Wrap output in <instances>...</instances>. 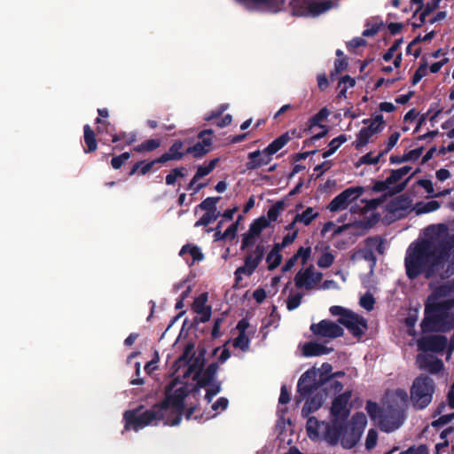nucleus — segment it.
I'll list each match as a JSON object with an SVG mask.
<instances>
[{"instance_id":"1","label":"nucleus","mask_w":454,"mask_h":454,"mask_svg":"<svg viewBox=\"0 0 454 454\" xmlns=\"http://www.w3.org/2000/svg\"><path fill=\"white\" fill-rule=\"evenodd\" d=\"M194 346L188 344L183 355L175 363V378L167 386L165 399L160 405L153 406L145 412L140 411H127L124 413L125 430L133 429L137 432L146 426L156 425L160 420H165L166 425L176 426L180 423L184 399L194 388L193 382L199 387H206L205 398L211 402L212 398L220 392V384L215 380L217 365L210 364L206 371L201 372V362L194 356Z\"/></svg>"},{"instance_id":"2","label":"nucleus","mask_w":454,"mask_h":454,"mask_svg":"<svg viewBox=\"0 0 454 454\" xmlns=\"http://www.w3.org/2000/svg\"><path fill=\"white\" fill-rule=\"evenodd\" d=\"M448 239V228L444 224L428 226L424 237L408 247L404 258L407 277L414 279L424 273L429 278L437 274V251Z\"/></svg>"},{"instance_id":"3","label":"nucleus","mask_w":454,"mask_h":454,"mask_svg":"<svg viewBox=\"0 0 454 454\" xmlns=\"http://www.w3.org/2000/svg\"><path fill=\"white\" fill-rule=\"evenodd\" d=\"M454 284L448 283L436 288L427 300L425 317L421 322L424 332H445L454 327Z\"/></svg>"},{"instance_id":"4","label":"nucleus","mask_w":454,"mask_h":454,"mask_svg":"<svg viewBox=\"0 0 454 454\" xmlns=\"http://www.w3.org/2000/svg\"><path fill=\"white\" fill-rule=\"evenodd\" d=\"M408 403V394L404 389L396 388L387 392L383 400L382 417L379 420L380 428L387 433L398 429L405 419Z\"/></svg>"},{"instance_id":"5","label":"nucleus","mask_w":454,"mask_h":454,"mask_svg":"<svg viewBox=\"0 0 454 454\" xmlns=\"http://www.w3.org/2000/svg\"><path fill=\"white\" fill-rule=\"evenodd\" d=\"M366 426L367 418L363 412L355 413L349 422L335 426L336 445L352 449L360 441Z\"/></svg>"},{"instance_id":"6","label":"nucleus","mask_w":454,"mask_h":454,"mask_svg":"<svg viewBox=\"0 0 454 454\" xmlns=\"http://www.w3.org/2000/svg\"><path fill=\"white\" fill-rule=\"evenodd\" d=\"M435 390L434 380L426 375H420L414 379L411 389V402L417 410L427 407L433 400Z\"/></svg>"},{"instance_id":"7","label":"nucleus","mask_w":454,"mask_h":454,"mask_svg":"<svg viewBox=\"0 0 454 454\" xmlns=\"http://www.w3.org/2000/svg\"><path fill=\"white\" fill-rule=\"evenodd\" d=\"M329 310L333 316L340 317L339 323L344 325L354 337L360 339L365 333L368 325L362 316L341 306H332Z\"/></svg>"},{"instance_id":"8","label":"nucleus","mask_w":454,"mask_h":454,"mask_svg":"<svg viewBox=\"0 0 454 454\" xmlns=\"http://www.w3.org/2000/svg\"><path fill=\"white\" fill-rule=\"evenodd\" d=\"M335 425L320 421L316 417H309L306 423V431L309 438L314 442H325L331 446H336Z\"/></svg>"},{"instance_id":"9","label":"nucleus","mask_w":454,"mask_h":454,"mask_svg":"<svg viewBox=\"0 0 454 454\" xmlns=\"http://www.w3.org/2000/svg\"><path fill=\"white\" fill-rule=\"evenodd\" d=\"M364 127L356 135L352 145L356 149H361L367 145L372 137L380 133L385 127V120L382 114H375L371 119L363 121Z\"/></svg>"},{"instance_id":"10","label":"nucleus","mask_w":454,"mask_h":454,"mask_svg":"<svg viewBox=\"0 0 454 454\" xmlns=\"http://www.w3.org/2000/svg\"><path fill=\"white\" fill-rule=\"evenodd\" d=\"M437 274L449 277L454 274V235L448 232L447 242L437 251Z\"/></svg>"},{"instance_id":"11","label":"nucleus","mask_w":454,"mask_h":454,"mask_svg":"<svg viewBox=\"0 0 454 454\" xmlns=\"http://www.w3.org/2000/svg\"><path fill=\"white\" fill-rule=\"evenodd\" d=\"M324 382L323 373L321 370L315 367L305 372L298 381V393L297 402L301 399L310 396Z\"/></svg>"},{"instance_id":"12","label":"nucleus","mask_w":454,"mask_h":454,"mask_svg":"<svg viewBox=\"0 0 454 454\" xmlns=\"http://www.w3.org/2000/svg\"><path fill=\"white\" fill-rule=\"evenodd\" d=\"M350 397L351 393L347 391L333 399L330 408V420L335 426L348 421L351 410Z\"/></svg>"},{"instance_id":"13","label":"nucleus","mask_w":454,"mask_h":454,"mask_svg":"<svg viewBox=\"0 0 454 454\" xmlns=\"http://www.w3.org/2000/svg\"><path fill=\"white\" fill-rule=\"evenodd\" d=\"M364 192L363 186H353L344 190L335 196L327 206L331 212H338L348 208V207L360 198Z\"/></svg>"},{"instance_id":"14","label":"nucleus","mask_w":454,"mask_h":454,"mask_svg":"<svg viewBox=\"0 0 454 454\" xmlns=\"http://www.w3.org/2000/svg\"><path fill=\"white\" fill-rule=\"evenodd\" d=\"M322 277L321 272L316 270L313 266H309L297 272L294 277V283L298 288L310 290L320 283Z\"/></svg>"},{"instance_id":"15","label":"nucleus","mask_w":454,"mask_h":454,"mask_svg":"<svg viewBox=\"0 0 454 454\" xmlns=\"http://www.w3.org/2000/svg\"><path fill=\"white\" fill-rule=\"evenodd\" d=\"M310 331L315 335L329 339L340 337L344 332L339 324L327 319L321 320L317 324H312Z\"/></svg>"},{"instance_id":"16","label":"nucleus","mask_w":454,"mask_h":454,"mask_svg":"<svg viewBox=\"0 0 454 454\" xmlns=\"http://www.w3.org/2000/svg\"><path fill=\"white\" fill-rule=\"evenodd\" d=\"M334 6V3L330 0L307 2L299 9L294 6V12L297 15L305 17H317L326 12Z\"/></svg>"},{"instance_id":"17","label":"nucleus","mask_w":454,"mask_h":454,"mask_svg":"<svg viewBox=\"0 0 454 454\" xmlns=\"http://www.w3.org/2000/svg\"><path fill=\"white\" fill-rule=\"evenodd\" d=\"M411 207V199L404 195L392 198L385 206L386 211L394 218H402L405 216Z\"/></svg>"},{"instance_id":"18","label":"nucleus","mask_w":454,"mask_h":454,"mask_svg":"<svg viewBox=\"0 0 454 454\" xmlns=\"http://www.w3.org/2000/svg\"><path fill=\"white\" fill-rule=\"evenodd\" d=\"M417 345L419 352L440 353L447 346V338L439 335L423 337L418 340Z\"/></svg>"},{"instance_id":"19","label":"nucleus","mask_w":454,"mask_h":454,"mask_svg":"<svg viewBox=\"0 0 454 454\" xmlns=\"http://www.w3.org/2000/svg\"><path fill=\"white\" fill-rule=\"evenodd\" d=\"M212 130L205 129L199 133L200 141L192 146H189L185 153L192 154L195 158H201L211 150L212 146Z\"/></svg>"},{"instance_id":"20","label":"nucleus","mask_w":454,"mask_h":454,"mask_svg":"<svg viewBox=\"0 0 454 454\" xmlns=\"http://www.w3.org/2000/svg\"><path fill=\"white\" fill-rule=\"evenodd\" d=\"M302 208V205L299 204L296 206V214L292 223L286 226V230H294L296 224H301L303 226H309L315 219L319 216V210L316 207H308L301 212L299 210Z\"/></svg>"},{"instance_id":"21","label":"nucleus","mask_w":454,"mask_h":454,"mask_svg":"<svg viewBox=\"0 0 454 454\" xmlns=\"http://www.w3.org/2000/svg\"><path fill=\"white\" fill-rule=\"evenodd\" d=\"M269 225L270 221L265 216H262L254 220L250 224L248 231L243 236L241 248L244 249L245 247L253 245L262 231Z\"/></svg>"},{"instance_id":"22","label":"nucleus","mask_w":454,"mask_h":454,"mask_svg":"<svg viewBox=\"0 0 454 454\" xmlns=\"http://www.w3.org/2000/svg\"><path fill=\"white\" fill-rule=\"evenodd\" d=\"M416 364L420 370L432 374L438 373L443 369L442 362L434 355L427 352H419L417 356Z\"/></svg>"},{"instance_id":"23","label":"nucleus","mask_w":454,"mask_h":454,"mask_svg":"<svg viewBox=\"0 0 454 454\" xmlns=\"http://www.w3.org/2000/svg\"><path fill=\"white\" fill-rule=\"evenodd\" d=\"M271 160L272 157L266 151V149H263L262 151L257 150L248 153L247 168L249 170H254L268 165Z\"/></svg>"},{"instance_id":"24","label":"nucleus","mask_w":454,"mask_h":454,"mask_svg":"<svg viewBox=\"0 0 454 454\" xmlns=\"http://www.w3.org/2000/svg\"><path fill=\"white\" fill-rule=\"evenodd\" d=\"M207 294L203 293L199 295L192 304L193 311L200 316L201 322H206L210 318L211 308L207 305Z\"/></svg>"},{"instance_id":"25","label":"nucleus","mask_w":454,"mask_h":454,"mask_svg":"<svg viewBox=\"0 0 454 454\" xmlns=\"http://www.w3.org/2000/svg\"><path fill=\"white\" fill-rule=\"evenodd\" d=\"M440 2L441 0H431L425 7L418 9L413 15V26L420 27L426 23L427 21V18L439 6Z\"/></svg>"},{"instance_id":"26","label":"nucleus","mask_w":454,"mask_h":454,"mask_svg":"<svg viewBox=\"0 0 454 454\" xmlns=\"http://www.w3.org/2000/svg\"><path fill=\"white\" fill-rule=\"evenodd\" d=\"M302 354L305 356H319L333 351L332 348L317 341H309L302 345Z\"/></svg>"},{"instance_id":"27","label":"nucleus","mask_w":454,"mask_h":454,"mask_svg":"<svg viewBox=\"0 0 454 454\" xmlns=\"http://www.w3.org/2000/svg\"><path fill=\"white\" fill-rule=\"evenodd\" d=\"M180 255L190 264H193L197 262H201L204 259V254L200 251V247L194 245H185L180 251Z\"/></svg>"},{"instance_id":"28","label":"nucleus","mask_w":454,"mask_h":454,"mask_svg":"<svg viewBox=\"0 0 454 454\" xmlns=\"http://www.w3.org/2000/svg\"><path fill=\"white\" fill-rule=\"evenodd\" d=\"M308 397L301 410L303 417H309V414L317 411L324 403V396L321 394H316L313 396Z\"/></svg>"},{"instance_id":"29","label":"nucleus","mask_w":454,"mask_h":454,"mask_svg":"<svg viewBox=\"0 0 454 454\" xmlns=\"http://www.w3.org/2000/svg\"><path fill=\"white\" fill-rule=\"evenodd\" d=\"M263 254V246L258 245L252 252L247 254L244 264H246L247 268H250L252 270L255 271L260 262H262Z\"/></svg>"},{"instance_id":"30","label":"nucleus","mask_w":454,"mask_h":454,"mask_svg":"<svg viewBox=\"0 0 454 454\" xmlns=\"http://www.w3.org/2000/svg\"><path fill=\"white\" fill-rule=\"evenodd\" d=\"M184 143L180 140L176 141L169 148L168 153L162 154L157 161L164 163L172 160H180L184 156L183 153Z\"/></svg>"},{"instance_id":"31","label":"nucleus","mask_w":454,"mask_h":454,"mask_svg":"<svg viewBox=\"0 0 454 454\" xmlns=\"http://www.w3.org/2000/svg\"><path fill=\"white\" fill-rule=\"evenodd\" d=\"M281 248L278 246L274 245L272 249L269 252L266 256V262L268 269L272 270L276 269L282 261Z\"/></svg>"},{"instance_id":"32","label":"nucleus","mask_w":454,"mask_h":454,"mask_svg":"<svg viewBox=\"0 0 454 454\" xmlns=\"http://www.w3.org/2000/svg\"><path fill=\"white\" fill-rule=\"evenodd\" d=\"M218 160H219V159H214V160H210L207 165L199 166L197 168L196 174L194 175L193 178L191 180L190 186H192L199 179L210 174L215 168Z\"/></svg>"},{"instance_id":"33","label":"nucleus","mask_w":454,"mask_h":454,"mask_svg":"<svg viewBox=\"0 0 454 454\" xmlns=\"http://www.w3.org/2000/svg\"><path fill=\"white\" fill-rule=\"evenodd\" d=\"M254 272V271L252 270L250 268H247L246 264L239 267L234 272L235 283L233 286L235 288L243 287L245 286L243 283L244 278L250 277Z\"/></svg>"},{"instance_id":"34","label":"nucleus","mask_w":454,"mask_h":454,"mask_svg":"<svg viewBox=\"0 0 454 454\" xmlns=\"http://www.w3.org/2000/svg\"><path fill=\"white\" fill-rule=\"evenodd\" d=\"M334 261V255L329 247L321 249V254L317 259V265L320 268H329Z\"/></svg>"},{"instance_id":"35","label":"nucleus","mask_w":454,"mask_h":454,"mask_svg":"<svg viewBox=\"0 0 454 454\" xmlns=\"http://www.w3.org/2000/svg\"><path fill=\"white\" fill-rule=\"evenodd\" d=\"M288 137L286 135L281 136L270 143L265 149L272 157L276 153L282 149L287 143Z\"/></svg>"},{"instance_id":"36","label":"nucleus","mask_w":454,"mask_h":454,"mask_svg":"<svg viewBox=\"0 0 454 454\" xmlns=\"http://www.w3.org/2000/svg\"><path fill=\"white\" fill-rule=\"evenodd\" d=\"M84 142L87 145V150L85 152H93L97 149L95 135L89 125L84 126Z\"/></svg>"},{"instance_id":"37","label":"nucleus","mask_w":454,"mask_h":454,"mask_svg":"<svg viewBox=\"0 0 454 454\" xmlns=\"http://www.w3.org/2000/svg\"><path fill=\"white\" fill-rule=\"evenodd\" d=\"M232 345L234 348H239L242 351H246L248 349L249 339L245 333L244 328L239 332V336L233 339Z\"/></svg>"},{"instance_id":"38","label":"nucleus","mask_w":454,"mask_h":454,"mask_svg":"<svg viewBox=\"0 0 454 454\" xmlns=\"http://www.w3.org/2000/svg\"><path fill=\"white\" fill-rule=\"evenodd\" d=\"M220 215L218 210H211L206 213L195 223V227L207 226L209 223L215 222Z\"/></svg>"},{"instance_id":"39","label":"nucleus","mask_w":454,"mask_h":454,"mask_svg":"<svg viewBox=\"0 0 454 454\" xmlns=\"http://www.w3.org/2000/svg\"><path fill=\"white\" fill-rule=\"evenodd\" d=\"M383 154L384 153H380L378 155H373L372 153H368L360 157L356 163V167H360L362 165H376L379 163Z\"/></svg>"},{"instance_id":"40","label":"nucleus","mask_w":454,"mask_h":454,"mask_svg":"<svg viewBox=\"0 0 454 454\" xmlns=\"http://www.w3.org/2000/svg\"><path fill=\"white\" fill-rule=\"evenodd\" d=\"M284 208L285 203L283 201H278L269 208L266 218L270 221V223L271 222L277 221L278 217L279 216L280 213L284 210Z\"/></svg>"},{"instance_id":"41","label":"nucleus","mask_w":454,"mask_h":454,"mask_svg":"<svg viewBox=\"0 0 454 454\" xmlns=\"http://www.w3.org/2000/svg\"><path fill=\"white\" fill-rule=\"evenodd\" d=\"M160 145V141L158 139H148L134 147V151L137 153L151 152L158 148Z\"/></svg>"},{"instance_id":"42","label":"nucleus","mask_w":454,"mask_h":454,"mask_svg":"<svg viewBox=\"0 0 454 454\" xmlns=\"http://www.w3.org/2000/svg\"><path fill=\"white\" fill-rule=\"evenodd\" d=\"M453 431L452 427H448L441 433V442L435 444V450L437 454H442L446 451V448L448 447V442L446 440V436L448 434H450Z\"/></svg>"},{"instance_id":"43","label":"nucleus","mask_w":454,"mask_h":454,"mask_svg":"<svg viewBox=\"0 0 454 454\" xmlns=\"http://www.w3.org/2000/svg\"><path fill=\"white\" fill-rule=\"evenodd\" d=\"M365 410L372 419H380L382 417V414H381L382 411L380 410L379 405L374 402H372V401L367 402Z\"/></svg>"},{"instance_id":"44","label":"nucleus","mask_w":454,"mask_h":454,"mask_svg":"<svg viewBox=\"0 0 454 454\" xmlns=\"http://www.w3.org/2000/svg\"><path fill=\"white\" fill-rule=\"evenodd\" d=\"M440 207V203L436 200H431L427 203L419 205L417 211L419 214L430 213L437 210Z\"/></svg>"},{"instance_id":"45","label":"nucleus","mask_w":454,"mask_h":454,"mask_svg":"<svg viewBox=\"0 0 454 454\" xmlns=\"http://www.w3.org/2000/svg\"><path fill=\"white\" fill-rule=\"evenodd\" d=\"M289 233H287L286 235L284 236L283 239H282V242L281 243H278V244H275L276 246H278V247H280L281 249H283L284 247H287L288 245L292 244L297 238V235H298V232H299V230L296 229L295 227L294 228V230H288Z\"/></svg>"},{"instance_id":"46","label":"nucleus","mask_w":454,"mask_h":454,"mask_svg":"<svg viewBox=\"0 0 454 454\" xmlns=\"http://www.w3.org/2000/svg\"><path fill=\"white\" fill-rule=\"evenodd\" d=\"M385 201H386V196H382L380 199L363 200V202L364 203L363 210L364 212H369V211L374 210L378 207H380L382 203H384Z\"/></svg>"},{"instance_id":"47","label":"nucleus","mask_w":454,"mask_h":454,"mask_svg":"<svg viewBox=\"0 0 454 454\" xmlns=\"http://www.w3.org/2000/svg\"><path fill=\"white\" fill-rule=\"evenodd\" d=\"M156 162H158L157 160H152L149 162L140 161L133 167V168L130 172V175H133L138 169L140 170V173L142 175H145L147 172H149L152 169V168L153 167V165Z\"/></svg>"},{"instance_id":"48","label":"nucleus","mask_w":454,"mask_h":454,"mask_svg":"<svg viewBox=\"0 0 454 454\" xmlns=\"http://www.w3.org/2000/svg\"><path fill=\"white\" fill-rule=\"evenodd\" d=\"M419 184L426 190V192L430 194L432 197H438L441 195H446L449 193V191H444L442 192H440L438 194H434V185L432 181L428 179H422L419 181Z\"/></svg>"},{"instance_id":"49","label":"nucleus","mask_w":454,"mask_h":454,"mask_svg":"<svg viewBox=\"0 0 454 454\" xmlns=\"http://www.w3.org/2000/svg\"><path fill=\"white\" fill-rule=\"evenodd\" d=\"M219 198L208 197L199 205V207L207 212L211 210H217L216 204Z\"/></svg>"},{"instance_id":"50","label":"nucleus","mask_w":454,"mask_h":454,"mask_svg":"<svg viewBox=\"0 0 454 454\" xmlns=\"http://www.w3.org/2000/svg\"><path fill=\"white\" fill-rule=\"evenodd\" d=\"M355 80L353 78H351L350 76L348 75H346V76H343L340 82H339V86L342 88L340 89V97H346V91L348 88H352L355 86Z\"/></svg>"},{"instance_id":"51","label":"nucleus","mask_w":454,"mask_h":454,"mask_svg":"<svg viewBox=\"0 0 454 454\" xmlns=\"http://www.w3.org/2000/svg\"><path fill=\"white\" fill-rule=\"evenodd\" d=\"M312 253V249L310 247H301L298 251L294 254L297 260H301L302 264H305L308 260L310 258Z\"/></svg>"},{"instance_id":"52","label":"nucleus","mask_w":454,"mask_h":454,"mask_svg":"<svg viewBox=\"0 0 454 454\" xmlns=\"http://www.w3.org/2000/svg\"><path fill=\"white\" fill-rule=\"evenodd\" d=\"M428 74V67L427 64H422L415 71L412 76V84L419 83Z\"/></svg>"},{"instance_id":"53","label":"nucleus","mask_w":454,"mask_h":454,"mask_svg":"<svg viewBox=\"0 0 454 454\" xmlns=\"http://www.w3.org/2000/svg\"><path fill=\"white\" fill-rule=\"evenodd\" d=\"M360 305L368 311H371L375 303V299L372 294L366 293L360 298Z\"/></svg>"},{"instance_id":"54","label":"nucleus","mask_w":454,"mask_h":454,"mask_svg":"<svg viewBox=\"0 0 454 454\" xmlns=\"http://www.w3.org/2000/svg\"><path fill=\"white\" fill-rule=\"evenodd\" d=\"M302 295L301 294H294L289 295L286 300V307L289 310L297 309L301 301Z\"/></svg>"},{"instance_id":"55","label":"nucleus","mask_w":454,"mask_h":454,"mask_svg":"<svg viewBox=\"0 0 454 454\" xmlns=\"http://www.w3.org/2000/svg\"><path fill=\"white\" fill-rule=\"evenodd\" d=\"M378 433L374 429H370L365 439V447L367 450L374 448L377 444Z\"/></svg>"},{"instance_id":"56","label":"nucleus","mask_w":454,"mask_h":454,"mask_svg":"<svg viewBox=\"0 0 454 454\" xmlns=\"http://www.w3.org/2000/svg\"><path fill=\"white\" fill-rule=\"evenodd\" d=\"M183 170H184V168H174L166 176V184L168 185L174 184L178 177H183L184 176Z\"/></svg>"},{"instance_id":"57","label":"nucleus","mask_w":454,"mask_h":454,"mask_svg":"<svg viewBox=\"0 0 454 454\" xmlns=\"http://www.w3.org/2000/svg\"><path fill=\"white\" fill-rule=\"evenodd\" d=\"M453 419H454V411L440 416L438 419H434L432 422V426L435 427L444 426V425H447L449 422H450Z\"/></svg>"},{"instance_id":"58","label":"nucleus","mask_w":454,"mask_h":454,"mask_svg":"<svg viewBox=\"0 0 454 454\" xmlns=\"http://www.w3.org/2000/svg\"><path fill=\"white\" fill-rule=\"evenodd\" d=\"M453 419H454V411L440 416L438 419H434L432 422V426L435 427L444 426V425H447L449 422H450Z\"/></svg>"},{"instance_id":"59","label":"nucleus","mask_w":454,"mask_h":454,"mask_svg":"<svg viewBox=\"0 0 454 454\" xmlns=\"http://www.w3.org/2000/svg\"><path fill=\"white\" fill-rule=\"evenodd\" d=\"M330 115V111L326 107H323L311 120L313 124H318L319 122L326 120Z\"/></svg>"},{"instance_id":"60","label":"nucleus","mask_w":454,"mask_h":454,"mask_svg":"<svg viewBox=\"0 0 454 454\" xmlns=\"http://www.w3.org/2000/svg\"><path fill=\"white\" fill-rule=\"evenodd\" d=\"M348 141V137L346 135H340L339 137L333 138L328 145V147L332 148L335 152L339 149V147Z\"/></svg>"},{"instance_id":"61","label":"nucleus","mask_w":454,"mask_h":454,"mask_svg":"<svg viewBox=\"0 0 454 454\" xmlns=\"http://www.w3.org/2000/svg\"><path fill=\"white\" fill-rule=\"evenodd\" d=\"M392 190H393V188L391 187L389 183H387V179H386L385 181H377L374 183V184L372 186V191L377 192L392 191Z\"/></svg>"},{"instance_id":"62","label":"nucleus","mask_w":454,"mask_h":454,"mask_svg":"<svg viewBox=\"0 0 454 454\" xmlns=\"http://www.w3.org/2000/svg\"><path fill=\"white\" fill-rule=\"evenodd\" d=\"M228 399L224 397H220L215 403L212 404V410H214L216 413L224 411L228 407Z\"/></svg>"},{"instance_id":"63","label":"nucleus","mask_w":454,"mask_h":454,"mask_svg":"<svg viewBox=\"0 0 454 454\" xmlns=\"http://www.w3.org/2000/svg\"><path fill=\"white\" fill-rule=\"evenodd\" d=\"M416 322H417L416 317L409 316L408 317L405 318L404 323L407 327V332L411 336H415L414 326L416 325Z\"/></svg>"},{"instance_id":"64","label":"nucleus","mask_w":454,"mask_h":454,"mask_svg":"<svg viewBox=\"0 0 454 454\" xmlns=\"http://www.w3.org/2000/svg\"><path fill=\"white\" fill-rule=\"evenodd\" d=\"M427 448L424 445H419L418 447H410L407 450L401 452L400 454H426Z\"/></svg>"}]
</instances>
